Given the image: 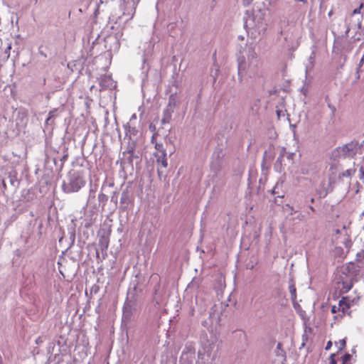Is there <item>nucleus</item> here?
<instances>
[{"mask_svg": "<svg viewBox=\"0 0 364 364\" xmlns=\"http://www.w3.org/2000/svg\"><path fill=\"white\" fill-rule=\"evenodd\" d=\"M207 353H208V355H210V350H207Z\"/></svg>", "mask_w": 364, "mask_h": 364, "instance_id": "b1692460", "label": "nucleus"}, {"mask_svg": "<svg viewBox=\"0 0 364 364\" xmlns=\"http://www.w3.org/2000/svg\"><path fill=\"white\" fill-rule=\"evenodd\" d=\"M309 208L311 210V211H314V208L312 206H310Z\"/></svg>", "mask_w": 364, "mask_h": 364, "instance_id": "5701e85b", "label": "nucleus"}, {"mask_svg": "<svg viewBox=\"0 0 364 364\" xmlns=\"http://www.w3.org/2000/svg\"><path fill=\"white\" fill-rule=\"evenodd\" d=\"M350 354H346L343 357V360H342V363L343 364H346L347 362L350 359Z\"/></svg>", "mask_w": 364, "mask_h": 364, "instance_id": "2eb2a0df", "label": "nucleus"}, {"mask_svg": "<svg viewBox=\"0 0 364 364\" xmlns=\"http://www.w3.org/2000/svg\"><path fill=\"white\" fill-rule=\"evenodd\" d=\"M338 311H339V310H338V307H337V306H333L331 307V312H332L333 314H334V313L337 312Z\"/></svg>", "mask_w": 364, "mask_h": 364, "instance_id": "a211bd4d", "label": "nucleus"}, {"mask_svg": "<svg viewBox=\"0 0 364 364\" xmlns=\"http://www.w3.org/2000/svg\"><path fill=\"white\" fill-rule=\"evenodd\" d=\"M314 198H311V202H312V203H313V202H314Z\"/></svg>", "mask_w": 364, "mask_h": 364, "instance_id": "cd10ccee", "label": "nucleus"}, {"mask_svg": "<svg viewBox=\"0 0 364 364\" xmlns=\"http://www.w3.org/2000/svg\"><path fill=\"white\" fill-rule=\"evenodd\" d=\"M336 346L338 347V351L343 350L346 346V340L341 339L338 342H336Z\"/></svg>", "mask_w": 364, "mask_h": 364, "instance_id": "9b49d317", "label": "nucleus"}, {"mask_svg": "<svg viewBox=\"0 0 364 364\" xmlns=\"http://www.w3.org/2000/svg\"><path fill=\"white\" fill-rule=\"evenodd\" d=\"M284 210H289V215H293L294 213H296V211L294 210V208L291 205H289V204H287L284 207Z\"/></svg>", "mask_w": 364, "mask_h": 364, "instance_id": "ddd939ff", "label": "nucleus"}, {"mask_svg": "<svg viewBox=\"0 0 364 364\" xmlns=\"http://www.w3.org/2000/svg\"><path fill=\"white\" fill-rule=\"evenodd\" d=\"M360 176L359 178L362 181V182L364 183V166H361L359 169Z\"/></svg>", "mask_w": 364, "mask_h": 364, "instance_id": "4468645a", "label": "nucleus"}, {"mask_svg": "<svg viewBox=\"0 0 364 364\" xmlns=\"http://www.w3.org/2000/svg\"><path fill=\"white\" fill-rule=\"evenodd\" d=\"M302 217H303V216H302L301 215H299V216H298V218H299V219H301V218H302Z\"/></svg>", "mask_w": 364, "mask_h": 364, "instance_id": "393cba45", "label": "nucleus"}, {"mask_svg": "<svg viewBox=\"0 0 364 364\" xmlns=\"http://www.w3.org/2000/svg\"><path fill=\"white\" fill-rule=\"evenodd\" d=\"M342 151L346 156L352 157L355 154L354 146L352 144H348L342 148Z\"/></svg>", "mask_w": 364, "mask_h": 364, "instance_id": "20e7f679", "label": "nucleus"}, {"mask_svg": "<svg viewBox=\"0 0 364 364\" xmlns=\"http://www.w3.org/2000/svg\"><path fill=\"white\" fill-rule=\"evenodd\" d=\"M331 346H332V343H331V341H328V342L327 343L326 346V350H329V349L331 348Z\"/></svg>", "mask_w": 364, "mask_h": 364, "instance_id": "6ab92c4d", "label": "nucleus"}, {"mask_svg": "<svg viewBox=\"0 0 364 364\" xmlns=\"http://www.w3.org/2000/svg\"><path fill=\"white\" fill-rule=\"evenodd\" d=\"M156 162L158 164L159 168V167H161V168H166L167 167L168 163H167L166 156H164V155L158 154L156 156Z\"/></svg>", "mask_w": 364, "mask_h": 364, "instance_id": "39448f33", "label": "nucleus"}, {"mask_svg": "<svg viewBox=\"0 0 364 364\" xmlns=\"http://www.w3.org/2000/svg\"><path fill=\"white\" fill-rule=\"evenodd\" d=\"M171 118V112L169 109H166L164 112L163 117L161 119L162 124L169 123Z\"/></svg>", "mask_w": 364, "mask_h": 364, "instance_id": "6e6552de", "label": "nucleus"}, {"mask_svg": "<svg viewBox=\"0 0 364 364\" xmlns=\"http://www.w3.org/2000/svg\"><path fill=\"white\" fill-rule=\"evenodd\" d=\"M314 65V57L311 55L309 58V65L306 66V72L308 70H311Z\"/></svg>", "mask_w": 364, "mask_h": 364, "instance_id": "f8f14e48", "label": "nucleus"}, {"mask_svg": "<svg viewBox=\"0 0 364 364\" xmlns=\"http://www.w3.org/2000/svg\"><path fill=\"white\" fill-rule=\"evenodd\" d=\"M245 26L247 29L252 30L259 35L264 33L267 28L264 14L260 11L254 13L246 20Z\"/></svg>", "mask_w": 364, "mask_h": 364, "instance_id": "7ed1b4c3", "label": "nucleus"}, {"mask_svg": "<svg viewBox=\"0 0 364 364\" xmlns=\"http://www.w3.org/2000/svg\"><path fill=\"white\" fill-rule=\"evenodd\" d=\"M262 62L252 47L245 48L237 58V75L242 84L252 85L262 76Z\"/></svg>", "mask_w": 364, "mask_h": 364, "instance_id": "f257e3e1", "label": "nucleus"}, {"mask_svg": "<svg viewBox=\"0 0 364 364\" xmlns=\"http://www.w3.org/2000/svg\"><path fill=\"white\" fill-rule=\"evenodd\" d=\"M355 173V168H349V169L345 171L342 173V175L344 177H350L351 176L354 175Z\"/></svg>", "mask_w": 364, "mask_h": 364, "instance_id": "1a4fd4ad", "label": "nucleus"}, {"mask_svg": "<svg viewBox=\"0 0 364 364\" xmlns=\"http://www.w3.org/2000/svg\"><path fill=\"white\" fill-rule=\"evenodd\" d=\"M53 115H54L53 112V111L50 112L48 114V118L47 119V121L49 120L51 117H53Z\"/></svg>", "mask_w": 364, "mask_h": 364, "instance_id": "412c9836", "label": "nucleus"}, {"mask_svg": "<svg viewBox=\"0 0 364 364\" xmlns=\"http://www.w3.org/2000/svg\"><path fill=\"white\" fill-rule=\"evenodd\" d=\"M289 284H290L289 286V291L291 293V297L293 299H295L296 298V287L292 282H290Z\"/></svg>", "mask_w": 364, "mask_h": 364, "instance_id": "9d476101", "label": "nucleus"}, {"mask_svg": "<svg viewBox=\"0 0 364 364\" xmlns=\"http://www.w3.org/2000/svg\"><path fill=\"white\" fill-rule=\"evenodd\" d=\"M335 353L331 355L329 358V363L328 364H336V360L335 359Z\"/></svg>", "mask_w": 364, "mask_h": 364, "instance_id": "dca6fc26", "label": "nucleus"}, {"mask_svg": "<svg viewBox=\"0 0 364 364\" xmlns=\"http://www.w3.org/2000/svg\"><path fill=\"white\" fill-rule=\"evenodd\" d=\"M139 0H132V11H135L136 6L138 4Z\"/></svg>", "mask_w": 364, "mask_h": 364, "instance_id": "f3484780", "label": "nucleus"}, {"mask_svg": "<svg viewBox=\"0 0 364 364\" xmlns=\"http://www.w3.org/2000/svg\"><path fill=\"white\" fill-rule=\"evenodd\" d=\"M85 180L83 176L76 171L70 173L68 182H64L62 186L63 191L66 193L77 192L85 185Z\"/></svg>", "mask_w": 364, "mask_h": 364, "instance_id": "f03ea898", "label": "nucleus"}, {"mask_svg": "<svg viewBox=\"0 0 364 364\" xmlns=\"http://www.w3.org/2000/svg\"><path fill=\"white\" fill-rule=\"evenodd\" d=\"M154 136L152 137V139H151V141L154 143Z\"/></svg>", "mask_w": 364, "mask_h": 364, "instance_id": "bb28decb", "label": "nucleus"}, {"mask_svg": "<svg viewBox=\"0 0 364 364\" xmlns=\"http://www.w3.org/2000/svg\"><path fill=\"white\" fill-rule=\"evenodd\" d=\"M364 63V55L362 56L360 63H359V67H361Z\"/></svg>", "mask_w": 364, "mask_h": 364, "instance_id": "aec40b11", "label": "nucleus"}, {"mask_svg": "<svg viewBox=\"0 0 364 364\" xmlns=\"http://www.w3.org/2000/svg\"><path fill=\"white\" fill-rule=\"evenodd\" d=\"M360 8L355 9L353 11V14H358V13H360Z\"/></svg>", "mask_w": 364, "mask_h": 364, "instance_id": "4be33fe9", "label": "nucleus"}, {"mask_svg": "<svg viewBox=\"0 0 364 364\" xmlns=\"http://www.w3.org/2000/svg\"><path fill=\"white\" fill-rule=\"evenodd\" d=\"M155 149L156 150V156L158 154L164 155V156H166V149L164 147V145L163 144L156 142Z\"/></svg>", "mask_w": 364, "mask_h": 364, "instance_id": "423d86ee", "label": "nucleus"}, {"mask_svg": "<svg viewBox=\"0 0 364 364\" xmlns=\"http://www.w3.org/2000/svg\"><path fill=\"white\" fill-rule=\"evenodd\" d=\"M296 1H304V0H295Z\"/></svg>", "mask_w": 364, "mask_h": 364, "instance_id": "a878e982", "label": "nucleus"}, {"mask_svg": "<svg viewBox=\"0 0 364 364\" xmlns=\"http://www.w3.org/2000/svg\"><path fill=\"white\" fill-rule=\"evenodd\" d=\"M349 307V304L346 301L344 298L340 300L338 309V310H341L343 314H345L346 311L348 310Z\"/></svg>", "mask_w": 364, "mask_h": 364, "instance_id": "0eeeda50", "label": "nucleus"}]
</instances>
